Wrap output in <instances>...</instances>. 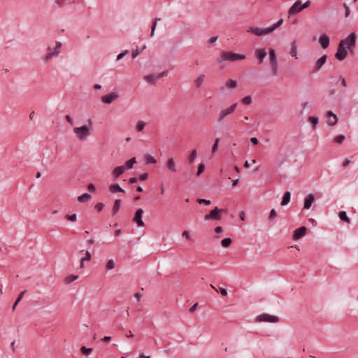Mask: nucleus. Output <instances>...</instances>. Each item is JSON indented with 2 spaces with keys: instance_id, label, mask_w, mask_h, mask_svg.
Returning a JSON list of instances; mask_svg holds the SVG:
<instances>
[{
  "instance_id": "nucleus-1",
  "label": "nucleus",
  "mask_w": 358,
  "mask_h": 358,
  "mask_svg": "<svg viewBox=\"0 0 358 358\" xmlns=\"http://www.w3.org/2000/svg\"><path fill=\"white\" fill-rule=\"evenodd\" d=\"M283 19H280L276 23L267 28H259L257 27H250L247 29V32L251 33L252 34L257 36H262L271 34L275 29L278 28L283 24Z\"/></svg>"
},
{
  "instance_id": "nucleus-2",
  "label": "nucleus",
  "mask_w": 358,
  "mask_h": 358,
  "mask_svg": "<svg viewBox=\"0 0 358 358\" xmlns=\"http://www.w3.org/2000/svg\"><path fill=\"white\" fill-rule=\"evenodd\" d=\"M61 47L62 43L59 41L55 42V46L54 48L48 46L46 49L47 53L42 57L43 62L46 63L52 58L58 57L61 52Z\"/></svg>"
},
{
  "instance_id": "nucleus-3",
  "label": "nucleus",
  "mask_w": 358,
  "mask_h": 358,
  "mask_svg": "<svg viewBox=\"0 0 358 358\" xmlns=\"http://www.w3.org/2000/svg\"><path fill=\"white\" fill-rule=\"evenodd\" d=\"M245 59V55L234 53L233 52H222L217 62L221 63L223 62H234Z\"/></svg>"
},
{
  "instance_id": "nucleus-4",
  "label": "nucleus",
  "mask_w": 358,
  "mask_h": 358,
  "mask_svg": "<svg viewBox=\"0 0 358 358\" xmlns=\"http://www.w3.org/2000/svg\"><path fill=\"white\" fill-rule=\"evenodd\" d=\"M73 132L77 138L80 141L86 140L90 135V128L87 125H83L79 127H74Z\"/></svg>"
},
{
  "instance_id": "nucleus-5",
  "label": "nucleus",
  "mask_w": 358,
  "mask_h": 358,
  "mask_svg": "<svg viewBox=\"0 0 358 358\" xmlns=\"http://www.w3.org/2000/svg\"><path fill=\"white\" fill-rule=\"evenodd\" d=\"M356 42V35L355 33H352L348 35L347 38L341 40L339 43L341 47L345 48V49H350L355 46Z\"/></svg>"
},
{
  "instance_id": "nucleus-6",
  "label": "nucleus",
  "mask_w": 358,
  "mask_h": 358,
  "mask_svg": "<svg viewBox=\"0 0 358 358\" xmlns=\"http://www.w3.org/2000/svg\"><path fill=\"white\" fill-rule=\"evenodd\" d=\"M236 107H237V103H236L232 104L231 106H229L227 108L221 110L219 112L217 117V122L220 123L223 122L227 115L234 113V111L236 110Z\"/></svg>"
},
{
  "instance_id": "nucleus-7",
  "label": "nucleus",
  "mask_w": 358,
  "mask_h": 358,
  "mask_svg": "<svg viewBox=\"0 0 358 358\" xmlns=\"http://www.w3.org/2000/svg\"><path fill=\"white\" fill-rule=\"evenodd\" d=\"M255 321L257 322H271V323H275L279 321V318L277 316L271 315L269 314L264 313L258 315L255 318Z\"/></svg>"
},
{
  "instance_id": "nucleus-8",
  "label": "nucleus",
  "mask_w": 358,
  "mask_h": 358,
  "mask_svg": "<svg viewBox=\"0 0 358 358\" xmlns=\"http://www.w3.org/2000/svg\"><path fill=\"white\" fill-rule=\"evenodd\" d=\"M269 60L271 64L272 71L273 75H276L278 73V62L275 52L273 49H269Z\"/></svg>"
},
{
  "instance_id": "nucleus-9",
  "label": "nucleus",
  "mask_w": 358,
  "mask_h": 358,
  "mask_svg": "<svg viewBox=\"0 0 358 358\" xmlns=\"http://www.w3.org/2000/svg\"><path fill=\"white\" fill-rule=\"evenodd\" d=\"M222 209H219L217 207H215L213 210L210 212L209 214H207L204 216L205 220H221L220 212L222 211Z\"/></svg>"
},
{
  "instance_id": "nucleus-10",
  "label": "nucleus",
  "mask_w": 358,
  "mask_h": 358,
  "mask_svg": "<svg viewBox=\"0 0 358 358\" xmlns=\"http://www.w3.org/2000/svg\"><path fill=\"white\" fill-rule=\"evenodd\" d=\"M167 76L166 71H163L158 74H150L144 76V80L148 83L155 84L157 79Z\"/></svg>"
},
{
  "instance_id": "nucleus-11",
  "label": "nucleus",
  "mask_w": 358,
  "mask_h": 358,
  "mask_svg": "<svg viewBox=\"0 0 358 358\" xmlns=\"http://www.w3.org/2000/svg\"><path fill=\"white\" fill-rule=\"evenodd\" d=\"M302 10H302V8H301V0H297L289 8V10H288V15H289V16L293 15H295V14H296L298 13H300Z\"/></svg>"
},
{
  "instance_id": "nucleus-12",
  "label": "nucleus",
  "mask_w": 358,
  "mask_h": 358,
  "mask_svg": "<svg viewBox=\"0 0 358 358\" xmlns=\"http://www.w3.org/2000/svg\"><path fill=\"white\" fill-rule=\"evenodd\" d=\"M119 95L117 92H111L101 96V101L104 103L110 104L118 98Z\"/></svg>"
},
{
  "instance_id": "nucleus-13",
  "label": "nucleus",
  "mask_w": 358,
  "mask_h": 358,
  "mask_svg": "<svg viewBox=\"0 0 358 358\" xmlns=\"http://www.w3.org/2000/svg\"><path fill=\"white\" fill-rule=\"evenodd\" d=\"M326 117L328 119L327 124L329 126H334L338 122L336 115L331 111H327L326 113Z\"/></svg>"
},
{
  "instance_id": "nucleus-14",
  "label": "nucleus",
  "mask_w": 358,
  "mask_h": 358,
  "mask_svg": "<svg viewBox=\"0 0 358 358\" xmlns=\"http://www.w3.org/2000/svg\"><path fill=\"white\" fill-rule=\"evenodd\" d=\"M306 231H307V228L306 227H301L296 229L294 231L292 238L294 240H298V239L302 238L303 236H305Z\"/></svg>"
},
{
  "instance_id": "nucleus-15",
  "label": "nucleus",
  "mask_w": 358,
  "mask_h": 358,
  "mask_svg": "<svg viewBox=\"0 0 358 358\" xmlns=\"http://www.w3.org/2000/svg\"><path fill=\"white\" fill-rule=\"evenodd\" d=\"M255 55L259 60V64H261L263 62L264 58L266 57L267 53L264 49L258 48L255 50Z\"/></svg>"
},
{
  "instance_id": "nucleus-16",
  "label": "nucleus",
  "mask_w": 358,
  "mask_h": 358,
  "mask_svg": "<svg viewBox=\"0 0 358 358\" xmlns=\"http://www.w3.org/2000/svg\"><path fill=\"white\" fill-rule=\"evenodd\" d=\"M143 214V210L141 208H139L136 210L135 213V216L134 217V222H135L138 227H143L144 226V222L142 220V215Z\"/></svg>"
},
{
  "instance_id": "nucleus-17",
  "label": "nucleus",
  "mask_w": 358,
  "mask_h": 358,
  "mask_svg": "<svg viewBox=\"0 0 358 358\" xmlns=\"http://www.w3.org/2000/svg\"><path fill=\"white\" fill-rule=\"evenodd\" d=\"M125 171L126 166H119L115 167L112 171V176L113 179H117Z\"/></svg>"
},
{
  "instance_id": "nucleus-18",
  "label": "nucleus",
  "mask_w": 358,
  "mask_h": 358,
  "mask_svg": "<svg viewBox=\"0 0 358 358\" xmlns=\"http://www.w3.org/2000/svg\"><path fill=\"white\" fill-rule=\"evenodd\" d=\"M347 54L348 53L346 49L338 45L337 52L336 53L335 57L337 59L343 61L346 57Z\"/></svg>"
},
{
  "instance_id": "nucleus-19",
  "label": "nucleus",
  "mask_w": 358,
  "mask_h": 358,
  "mask_svg": "<svg viewBox=\"0 0 358 358\" xmlns=\"http://www.w3.org/2000/svg\"><path fill=\"white\" fill-rule=\"evenodd\" d=\"M319 43L322 49H326L329 45V38L326 34H322L319 38Z\"/></svg>"
},
{
  "instance_id": "nucleus-20",
  "label": "nucleus",
  "mask_w": 358,
  "mask_h": 358,
  "mask_svg": "<svg viewBox=\"0 0 358 358\" xmlns=\"http://www.w3.org/2000/svg\"><path fill=\"white\" fill-rule=\"evenodd\" d=\"M166 168L172 173H176L177 171L176 164L173 157H170L167 159Z\"/></svg>"
},
{
  "instance_id": "nucleus-21",
  "label": "nucleus",
  "mask_w": 358,
  "mask_h": 358,
  "mask_svg": "<svg viewBox=\"0 0 358 358\" xmlns=\"http://www.w3.org/2000/svg\"><path fill=\"white\" fill-rule=\"evenodd\" d=\"M327 56L326 55H324L322 57L318 59L315 64L314 71H319L322 66L325 64L327 60Z\"/></svg>"
},
{
  "instance_id": "nucleus-22",
  "label": "nucleus",
  "mask_w": 358,
  "mask_h": 358,
  "mask_svg": "<svg viewBox=\"0 0 358 358\" xmlns=\"http://www.w3.org/2000/svg\"><path fill=\"white\" fill-rule=\"evenodd\" d=\"M314 200H315L314 195L312 194H308L305 199L303 208L309 209L310 208L313 202L314 201Z\"/></svg>"
},
{
  "instance_id": "nucleus-23",
  "label": "nucleus",
  "mask_w": 358,
  "mask_h": 358,
  "mask_svg": "<svg viewBox=\"0 0 358 358\" xmlns=\"http://www.w3.org/2000/svg\"><path fill=\"white\" fill-rule=\"evenodd\" d=\"M290 199H291L290 192H285L283 197H282V200L280 203V205L282 206L287 205L290 201Z\"/></svg>"
},
{
  "instance_id": "nucleus-24",
  "label": "nucleus",
  "mask_w": 358,
  "mask_h": 358,
  "mask_svg": "<svg viewBox=\"0 0 358 358\" xmlns=\"http://www.w3.org/2000/svg\"><path fill=\"white\" fill-rule=\"evenodd\" d=\"M109 190L110 192L112 193H115V192H124V189H122L120 187V186L115 183V184H113L109 186Z\"/></svg>"
},
{
  "instance_id": "nucleus-25",
  "label": "nucleus",
  "mask_w": 358,
  "mask_h": 358,
  "mask_svg": "<svg viewBox=\"0 0 358 358\" xmlns=\"http://www.w3.org/2000/svg\"><path fill=\"white\" fill-rule=\"evenodd\" d=\"M290 54H291L292 57H294L295 59L298 58L296 41H293L291 44Z\"/></svg>"
},
{
  "instance_id": "nucleus-26",
  "label": "nucleus",
  "mask_w": 358,
  "mask_h": 358,
  "mask_svg": "<svg viewBox=\"0 0 358 358\" xmlns=\"http://www.w3.org/2000/svg\"><path fill=\"white\" fill-rule=\"evenodd\" d=\"M225 86L227 89H234L237 87V82L235 80L229 79L227 80Z\"/></svg>"
},
{
  "instance_id": "nucleus-27",
  "label": "nucleus",
  "mask_w": 358,
  "mask_h": 358,
  "mask_svg": "<svg viewBox=\"0 0 358 358\" xmlns=\"http://www.w3.org/2000/svg\"><path fill=\"white\" fill-rule=\"evenodd\" d=\"M90 199V194L87 193H84L78 197V201L80 203H84L88 201Z\"/></svg>"
},
{
  "instance_id": "nucleus-28",
  "label": "nucleus",
  "mask_w": 358,
  "mask_h": 358,
  "mask_svg": "<svg viewBox=\"0 0 358 358\" xmlns=\"http://www.w3.org/2000/svg\"><path fill=\"white\" fill-rule=\"evenodd\" d=\"M78 278V275H69L64 278V281L65 284L68 285L76 280Z\"/></svg>"
},
{
  "instance_id": "nucleus-29",
  "label": "nucleus",
  "mask_w": 358,
  "mask_h": 358,
  "mask_svg": "<svg viewBox=\"0 0 358 358\" xmlns=\"http://www.w3.org/2000/svg\"><path fill=\"white\" fill-rule=\"evenodd\" d=\"M136 157H132L129 160H127L125 162V165H124V166H126V170H129V169H132L134 164H136Z\"/></svg>"
},
{
  "instance_id": "nucleus-30",
  "label": "nucleus",
  "mask_w": 358,
  "mask_h": 358,
  "mask_svg": "<svg viewBox=\"0 0 358 358\" xmlns=\"http://www.w3.org/2000/svg\"><path fill=\"white\" fill-rule=\"evenodd\" d=\"M115 261L111 259H109L107 261L106 266H105V269L106 271H110V270L113 269L115 268Z\"/></svg>"
},
{
  "instance_id": "nucleus-31",
  "label": "nucleus",
  "mask_w": 358,
  "mask_h": 358,
  "mask_svg": "<svg viewBox=\"0 0 358 358\" xmlns=\"http://www.w3.org/2000/svg\"><path fill=\"white\" fill-rule=\"evenodd\" d=\"M197 156V151L196 150H193L191 153L189 154L188 157V163L189 164H192L194 161L195 160L196 157Z\"/></svg>"
},
{
  "instance_id": "nucleus-32",
  "label": "nucleus",
  "mask_w": 358,
  "mask_h": 358,
  "mask_svg": "<svg viewBox=\"0 0 358 358\" xmlns=\"http://www.w3.org/2000/svg\"><path fill=\"white\" fill-rule=\"evenodd\" d=\"M144 159L146 164H155L157 162L156 159L148 154L144 156Z\"/></svg>"
},
{
  "instance_id": "nucleus-33",
  "label": "nucleus",
  "mask_w": 358,
  "mask_h": 358,
  "mask_svg": "<svg viewBox=\"0 0 358 358\" xmlns=\"http://www.w3.org/2000/svg\"><path fill=\"white\" fill-rule=\"evenodd\" d=\"M120 203H121L120 199H116L115 201V203H114L113 207V212L114 215L118 212L120 207Z\"/></svg>"
},
{
  "instance_id": "nucleus-34",
  "label": "nucleus",
  "mask_w": 358,
  "mask_h": 358,
  "mask_svg": "<svg viewBox=\"0 0 358 358\" xmlns=\"http://www.w3.org/2000/svg\"><path fill=\"white\" fill-rule=\"evenodd\" d=\"M204 77H205V75L201 74L195 80L194 83H195L196 87H199L201 85V84L203 83Z\"/></svg>"
},
{
  "instance_id": "nucleus-35",
  "label": "nucleus",
  "mask_w": 358,
  "mask_h": 358,
  "mask_svg": "<svg viewBox=\"0 0 358 358\" xmlns=\"http://www.w3.org/2000/svg\"><path fill=\"white\" fill-rule=\"evenodd\" d=\"M339 218L343 221V222H348L349 223L350 222V219L348 218V217L346 215V213L345 211H341L339 213Z\"/></svg>"
},
{
  "instance_id": "nucleus-36",
  "label": "nucleus",
  "mask_w": 358,
  "mask_h": 358,
  "mask_svg": "<svg viewBox=\"0 0 358 358\" xmlns=\"http://www.w3.org/2000/svg\"><path fill=\"white\" fill-rule=\"evenodd\" d=\"M231 242H232V241H231V239L230 238H224L221 241V243H222V247L228 248L231 244Z\"/></svg>"
},
{
  "instance_id": "nucleus-37",
  "label": "nucleus",
  "mask_w": 358,
  "mask_h": 358,
  "mask_svg": "<svg viewBox=\"0 0 358 358\" xmlns=\"http://www.w3.org/2000/svg\"><path fill=\"white\" fill-rule=\"evenodd\" d=\"M25 292H26V291H23V292H22L19 294V296H18L17 299H16V301H15V303H14V304H13V308H12V310H15V308H16L17 305L18 304V303H19V302L21 301V299H22V297H23V296H24V294Z\"/></svg>"
},
{
  "instance_id": "nucleus-38",
  "label": "nucleus",
  "mask_w": 358,
  "mask_h": 358,
  "mask_svg": "<svg viewBox=\"0 0 358 358\" xmlns=\"http://www.w3.org/2000/svg\"><path fill=\"white\" fill-rule=\"evenodd\" d=\"M145 124H146V123L145 122L138 121L136 126V129L137 131H141L144 129Z\"/></svg>"
},
{
  "instance_id": "nucleus-39",
  "label": "nucleus",
  "mask_w": 358,
  "mask_h": 358,
  "mask_svg": "<svg viewBox=\"0 0 358 358\" xmlns=\"http://www.w3.org/2000/svg\"><path fill=\"white\" fill-rule=\"evenodd\" d=\"M92 348H87L85 346H83L80 348V352H82V354L86 356L89 355L92 352Z\"/></svg>"
},
{
  "instance_id": "nucleus-40",
  "label": "nucleus",
  "mask_w": 358,
  "mask_h": 358,
  "mask_svg": "<svg viewBox=\"0 0 358 358\" xmlns=\"http://www.w3.org/2000/svg\"><path fill=\"white\" fill-rule=\"evenodd\" d=\"M308 121L312 124L313 128H315L318 123V118L315 117L310 116L308 117Z\"/></svg>"
},
{
  "instance_id": "nucleus-41",
  "label": "nucleus",
  "mask_w": 358,
  "mask_h": 358,
  "mask_svg": "<svg viewBox=\"0 0 358 358\" xmlns=\"http://www.w3.org/2000/svg\"><path fill=\"white\" fill-rule=\"evenodd\" d=\"M219 141H220V138H217L215 139L213 145V147H212V153L214 154L217 152V148H218V143H219Z\"/></svg>"
},
{
  "instance_id": "nucleus-42",
  "label": "nucleus",
  "mask_w": 358,
  "mask_h": 358,
  "mask_svg": "<svg viewBox=\"0 0 358 358\" xmlns=\"http://www.w3.org/2000/svg\"><path fill=\"white\" fill-rule=\"evenodd\" d=\"M160 18H156L153 22V24L151 28L150 36L152 37L154 36V32L157 26V21L160 20Z\"/></svg>"
},
{
  "instance_id": "nucleus-43",
  "label": "nucleus",
  "mask_w": 358,
  "mask_h": 358,
  "mask_svg": "<svg viewBox=\"0 0 358 358\" xmlns=\"http://www.w3.org/2000/svg\"><path fill=\"white\" fill-rule=\"evenodd\" d=\"M242 102L243 104L250 105L252 102V99L250 96H246L242 99Z\"/></svg>"
},
{
  "instance_id": "nucleus-44",
  "label": "nucleus",
  "mask_w": 358,
  "mask_h": 358,
  "mask_svg": "<svg viewBox=\"0 0 358 358\" xmlns=\"http://www.w3.org/2000/svg\"><path fill=\"white\" fill-rule=\"evenodd\" d=\"M204 169H205V164L203 163L200 164L198 167L196 176H198L200 174H201L203 172Z\"/></svg>"
},
{
  "instance_id": "nucleus-45",
  "label": "nucleus",
  "mask_w": 358,
  "mask_h": 358,
  "mask_svg": "<svg viewBox=\"0 0 358 358\" xmlns=\"http://www.w3.org/2000/svg\"><path fill=\"white\" fill-rule=\"evenodd\" d=\"M345 140V136L344 135H339L334 138V141L338 143H341Z\"/></svg>"
},
{
  "instance_id": "nucleus-46",
  "label": "nucleus",
  "mask_w": 358,
  "mask_h": 358,
  "mask_svg": "<svg viewBox=\"0 0 358 358\" xmlns=\"http://www.w3.org/2000/svg\"><path fill=\"white\" fill-rule=\"evenodd\" d=\"M66 218L67 220H69L70 222H74L77 219V215L76 213H74L71 215H66Z\"/></svg>"
},
{
  "instance_id": "nucleus-47",
  "label": "nucleus",
  "mask_w": 358,
  "mask_h": 358,
  "mask_svg": "<svg viewBox=\"0 0 358 358\" xmlns=\"http://www.w3.org/2000/svg\"><path fill=\"white\" fill-rule=\"evenodd\" d=\"M92 259V255L89 251H85V256L84 257H82L81 259L83 261H90Z\"/></svg>"
},
{
  "instance_id": "nucleus-48",
  "label": "nucleus",
  "mask_w": 358,
  "mask_h": 358,
  "mask_svg": "<svg viewBox=\"0 0 358 358\" xmlns=\"http://www.w3.org/2000/svg\"><path fill=\"white\" fill-rule=\"evenodd\" d=\"M276 216H277V213H276L275 210L274 209H272L270 212L268 219L270 220H273L275 218Z\"/></svg>"
},
{
  "instance_id": "nucleus-49",
  "label": "nucleus",
  "mask_w": 358,
  "mask_h": 358,
  "mask_svg": "<svg viewBox=\"0 0 358 358\" xmlns=\"http://www.w3.org/2000/svg\"><path fill=\"white\" fill-rule=\"evenodd\" d=\"M128 53H129V50H124L122 52H121L120 54H119L117 57V61L122 59Z\"/></svg>"
},
{
  "instance_id": "nucleus-50",
  "label": "nucleus",
  "mask_w": 358,
  "mask_h": 358,
  "mask_svg": "<svg viewBox=\"0 0 358 358\" xmlns=\"http://www.w3.org/2000/svg\"><path fill=\"white\" fill-rule=\"evenodd\" d=\"M103 207H104V204L103 203H97L95 206V209L98 212H100L103 210Z\"/></svg>"
},
{
  "instance_id": "nucleus-51",
  "label": "nucleus",
  "mask_w": 358,
  "mask_h": 358,
  "mask_svg": "<svg viewBox=\"0 0 358 358\" xmlns=\"http://www.w3.org/2000/svg\"><path fill=\"white\" fill-rule=\"evenodd\" d=\"M310 4H311V2L309 0L306 1L303 3H301L302 10L308 8L310 6Z\"/></svg>"
},
{
  "instance_id": "nucleus-52",
  "label": "nucleus",
  "mask_w": 358,
  "mask_h": 358,
  "mask_svg": "<svg viewBox=\"0 0 358 358\" xmlns=\"http://www.w3.org/2000/svg\"><path fill=\"white\" fill-rule=\"evenodd\" d=\"M197 202L199 203H205L206 205H209L210 203V200H206V199H199L197 200Z\"/></svg>"
},
{
  "instance_id": "nucleus-53",
  "label": "nucleus",
  "mask_w": 358,
  "mask_h": 358,
  "mask_svg": "<svg viewBox=\"0 0 358 358\" xmlns=\"http://www.w3.org/2000/svg\"><path fill=\"white\" fill-rule=\"evenodd\" d=\"M87 189L91 192H95L96 188L95 186L93 184H89L87 185Z\"/></svg>"
},
{
  "instance_id": "nucleus-54",
  "label": "nucleus",
  "mask_w": 358,
  "mask_h": 358,
  "mask_svg": "<svg viewBox=\"0 0 358 358\" xmlns=\"http://www.w3.org/2000/svg\"><path fill=\"white\" fill-rule=\"evenodd\" d=\"M218 37L217 36H213V37H211L208 41V44H213L214 43H215L217 40Z\"/></svg>"
},
{
  "instance_id": "nucleus-55",
  "label": "nucleus",
  "mask_w": 358,
  "mask_h": 358,
  "mask_svg": "<svg viewBox=\"0 0 358 358\" xmlns=\"http://www.w3.org/2000/svg\"><path fill=\"white\" fill-rule=\"evenodd\" d=\"M250 143H251L252 145H257V144H258V143H259V141H258V139H257L256 137H252V138H250Z\"/></svg>"
},
{
  "instance_id": "nucleus-56",
  "label": "nucleus",
  "mask_w": 358,
  "mask_h": 358,
  "mask_svg": "<svg viewBox=\"0 0 358 358\" xmlns=\"http://www.w3.org/2000/svg\"><path fill=\"white\" fill-rule=\"evenodd\" d=\"M344 7H345V16L348 17L350 13V10L349 7L345 3H344Z\"/></svg>"
},
{
  "instance_id": "nucleus-57",
  "label": "nucleus",
  "mask_w": 358,
  "mask_h": 358,
  "mask_svg": "<svg viewBox=\"0 0 358 358\" xmlns=\"http://www.w3.org/2000/svg\"><path fill=\"white\" fill-rule=\"evenodd\" d=\"M197 306H198V303H194V305H193V306L189 308V313H193L195 311V310H196V307H197Z\"/></svg>"
},
{
  "instance_id": "nucleus-58",
  "label": "nucleus",
  "mask_w": 358,
  "mask_h": 358,
  "mask_svg": "<svg viewBox=\"0 0 358 358\" xmlns=\"http://www.w3.org/2000/svg\"><path fill=\"white\" fill-rule=\"evenodd\" d=\"M148 177V173H143V174H141L140 176H139V179L142 181L146 180Z\"/></svg>"
},
{
  "instance_id": "nucleus-59",
  "label": "nucleus",
  "mask_w": 358,
  "mask_h": 358,
  "mask_svg": "<svg viewBox=\"0 0 358 358\" xmlns=\"http://www.w3.org/2000/svg\"><path fill=\"white\" fill-rule=\"evenodd\" d=\"M142 296V294H141L140 292H137L134 294V297L138 301L141 300Z\"/></svg>"
},
{
  "instance_id": "nucleus-60",
  "label": "nucleus",
  "mask_w": 358,
  "mask_h": 358,
  "mask_svg": "<svg viewBox=\"0 0 358 358\" xmlns=\"http://www.w3.org/2000/svg\"><path fill=\"white\" fill-rule=\"evenodd\" d=\"M182 236L183 237H185L187 239H189V231L185 230L182 234Z\"/></svg>"
},
{
  "instance_id": "nucleus-61",
  "label": "nucleus",
  "mask_w": 358,
  "mask_h": 358,
  "mask_svg": "<svg viewBox=\"0 0 358 358\" xmlns=\"http://www.w3.org/2000/svg\"><path fill=\"white\" fill-rule=\"evenodd\" d=\"M65 118L68 122H69L70 124H73V118L70 115H66Z\"/></svg>"
},
{
  "instance_id": "nucleus-62",
  "label": "nucleus",
  "mask_w": 358,
  "mask_h": 358,
  "mask_svg": "<svg viewBox=\"0 0 358 358\" xmlns=\"http://www.w3.org/2000/svg\"><path fill=\"white\" fill-rule=\"evenodd\" d=\"M220 292L221 294L224 296L227 295V289H225L224 288H220Z\"/></svg>"
},
{
  "instance_id": "nucleus-63",
  "label": "nucleus",
  "mask_w": 358,
  "mask_h": 358,
  "mask_svg": "<svg viewBox=\"0 0 358 358\" xmlns=\"http://www.w3.org/2000/svg\"><path fill=\"white\" fill-rule=\"evenodd\" d=\"M222 231V227H217L215 229V232L217 233V234H220Z\"/></svg>"
},
{
  "instance_id": "nucleus-64",
  "label": "nucleus",
  "mask_w": 358,
  "mask_h": 358,
  "mask_svg": "<svg viewBox=\"0 0 358 358\" xmlns=\"http://www.w3.org/2000/svg\"><path fill=\"white\" fill-rule=\"evenodd\" d=\"M137 182V178H131L129 180V184H134Z\"/></svg>"
}]
</instances>
